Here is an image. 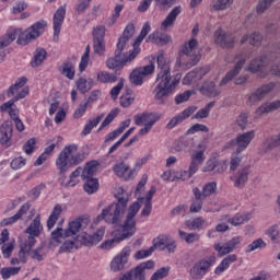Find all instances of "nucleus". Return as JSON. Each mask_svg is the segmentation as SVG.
<instances>
[{
    "label": "nucleus",
    "instance_id": "nucleus-1",
    "mask_svg": "<svg viewBox=\"0 0 280 280\" xmlns=\"http://www.w3.org/2000/svg\"><path fill=\"white\" fill-rule=\"evenodd\" d=\"M91 220L89 217H78L77 219L69 221L68 228H57L51 233V240L60 246V253H71V250H78L82 246H95L104 240L106 228L100 226L93 234L80 233L81 229L89 226Z\"/></svg>",
    "mask_w": 280,
    "mask_h": 280
},
{
    "label": "nucleus",
    "instance_id": "nucleus-2",
    "mask_svg": "<svg viewBox=\"0 0 280 280\" xmlns=\"http://www.w3.org/2000/svg\"><path fill=\"white\" fill-rule=\"evenodd\" d=\"M132 36H135V24H128L124 30L122 36L118 39L115 56L106 61L107 69L121 71L124 67L129 62H132L137 56H139V52L141 51V49H139L141 46V35L135 40L132 50H129L128 52L124 51L125 49H128V40H130Z\"/></svg>",
    "mask_w": 280,
    "mask_h": 280
},
{
    "label": "nucleus",
    "instance_id": "nucleus-3",
    "mask_svg": "<svg viewBox=\"0 0 280 280\" xmlns=\"http://www.w3.org/2000/svg\"><path fill=\"white\" fill-rule=\"evenodd\" d=\"M158 69L160 72L156 75V86L153 90L154 100L160 104H165V100L170 97L171 93L176 89L177 84H180V73H177L172 79V70L170 68V61L165 58V51L159 50L156 56Z\"/></svg>",
    "mask_w": 280,
    "mask_h": 280
},
{
    "label": "nucleus",
    "instance_id": "nucleus-4",
    "mask_svg": "<svg viewBox=\"0 0 280 280\" xmlns=\"http://www.w3.org/2000/svg\"><path fill=\"white\" fill-rule=\"evenodd\" d=\"M47 30V21L40 20L28 27L25 32L23 28L10 27L7 33L0 36V49L9 47L18 38V45H30L32 40H36Z\"/></svg>",
    "mask_w": 280,
    "mask_h": 280
},
{
    "label": "nucleus",
    "instance_id": "nucleus-5",
    "mask_svg": "<svg viewBox=\"0 0 280 280\" xmlns=\"http://www.w3.org/2000/svg\"><path fill=\"white\" fill-rule=\"evenodd\" d=\"M114 196L118 199V202L104 208L102 213L93 220L91 229H95L102 220L107 224H119L124 220L126 206L128 205V195L124 191V188L119 187L118 191H114Z\"/></svg>",
    "mask_w": 280,
    "mask_h": 280
},
{
    "label": "nucleus",
    "instance_id": "nucleus-6",
    "mask_svg": "<svg viewBox=\"0 0 280 280\" xmlns=\"http://www.w3.org/2000/svg\"><path fill=\"white\" fill-rule=\"evenodd\" d=\"M84 161V154L78 151V144H68L59 153L56 160V167L61 174L69 171V167H75Z\"/></svg>",
    "mask_w": 280,
    "mask_h": 280
},
{
    "label": "nucleus",
    "instance_id": "nucleus-7",
    "mask_svg": "<svg viewBox=\"0 0 280 280\" xmlns=\"http://www.w3.org/2000/svg\"><path fill=\"white\" fill-rule=\"evenodd\" d=\"M140 209L141 201L138 198V200L129 207L127 212V219L121 230H115L112 233V237L117 244L119 242H124V240H127V237H132V235H135V232L137 231V228H135V215L139 213Z\"/></svg>",
    "mask_w": 280,
    "mask_h": 280
},
{
    "label": "nucleus",
    "instance_id": "nucleus-8",
    "mask_svg": "<svg viewBox=\"0 0 280 280\" xmlns=\"http://www.w3.org/2000/svg\"><path fill=\"white\" fill-rule=\"evenodd\" d=\"M198 40L192 38L182 47L180 58L187 60L189 67H196L200 62V52L198 51Z\"/></svg>",
    "mask_w": 280,
    "mask_h": 280
},
{
    "label": "nucleus",
    "instance_id": "nucleus-9",
    "mask_svg": "<svg viewBox=\"0 0 280 280\" xmlns=\"http://www.w3.org/2000/svg\"><path fill=\"white\" fill-rule=\"evenodd\" d=\"M8 97H13L11 101L19 102L30 95V88L27 86V79L21 77L16 79L14 84H12L7 91Z\"/></svg>",
    "mask_w": 280,
    "mask_h": 280
},
{
    "label": "nucleus",
    "instance_id": "nucleus-10",
    "mask_svg": "<svg viewBox=\"0 0 280 280\" xmlns=\"http://www.w3.org/2000/svg\"><path fill=\"white\" fill-rule=\"evenodd\" d=\"M246 60H248V55L246 52L236 54L233 57L232 61H230V62L235 63L234 68L232 70H230L225 74V77L220 81L219 86H224V85L229 84V82H231V80H233V78H235L236 75H240V72L246 65Z\"/></svg>",
    "mask_w": 280,
    "mask_h": 280
},
{
    "label": "nucleus",
    "instance_id": "nucleus-11",
    "mask_svg": "<svg viewBox=\"0 0 280 280\" xmlns=\"http://www.w3.org/2000/svg\"><path fill=\"white\" fill-rule=\"evenodd\" d=\"M275 86L277 83L269 82L257 88L254 92H252L246 101L247 106H255V104H259L271 91H275Z\"/></svg>",
    "mask_w": 280,
    "mask_h": 280
},
{
    "label": "nucleus",
    "instance_id": "nucleus-12",
    "mask_svg": "<svg viewBox=\"0 0 280 280\" xmlns=\"http://www.w3.org/2000/svg\"><path fill=\"white\" fill-rule=\"evenodd\" d=\"M130 247H124L110 261L109 268L112 272H121L126 269L128 259H130Z\"/></svg>",
    "mask_w": 280,
    "mask_h": 280
},
{
    "label": "nucleus",
    "instance_id": "nucleus-13",
    "mask_svg": "<svg viewBox=\"0 0 280 280\" xmlns=\"http://www.w3.org/2000/svg\"><path fill=\"white\" fill-rule=\"evenodd\" d=\"M214 43L223 49H233L235 47V37L233 34L224 32L219 28L214 32Z\"/></svg>",
    "mask_w": 280,
    "mask_h": 280
},
{
    "label": "nucleus",
    "instance_id": "nucleus-14",
    "mask_svg": "<svg viewBox=\"0 0 280 280\" xmlns=\"http://www.w3.org/2000/svg\"><path fill=\"white\" fill-rule=\"evenodd\" d=\"M255 139V130H250L244 133H240L235 140H232V143L236 145V154H242L248 145H250V141Z\"/></svg>",
    "mask_w": 280,
    "mask_h": 280
},
{
    "label": "nucleus",
    "instance_id": "nucleus-15",
    "mask_svg": "<svg viewBox=\"0 0 280 280\" xmlns=\"http://www.w3.org/2000/svg\"><path fill=\"white\" fill-rule=\"evenodd\" d=\"M42 231L43 224L40 223V215L38 214L37 218H35L25 230V233L28 235L26 243L31 244V246H34L36 244V237L40 235Z\"/></svg>",
    "mask_w": 280,
    "mask_h": 280
},
{
    "label": "nucleus",
    "instance_id": "nucleus-16",
    "mask_svg": "<svg viewBox=\"0 0 280 280\" xmlns=\"http://www.w3.org/2000/svg\"><path fill=\"white\" fill-rule=\"evenodd\" d=\"M67 15V5L60 7L54 14V40H58L60 36V30H62V23H65V16Z\"/></svg>",
    "mask_w": 280,
    "mask_h": 280
},
{
    "label": "nucleus",
    "instance_id": "nucleus-17",
    "mask_svg": "<svg viewBox=\"0 0 280 280\" xmlns=\"http://www.w3.org/2000/svg\"><path fill=\"white\" fill-rule=\"evenodd\" d=\"M250 175V166H243L234 174L232 178L234 187L242 189L248 183V176Z\"/></svg>",
    "mask_w": 280,
    "mask_h": 280
},
{
    "label": "nucleus",
    "instance_id": "nucleus-18",
    "mask_svg": "<svg viewBox=\"0 0 280 280\" xmlns=\"http://www.w3.org/2000/svg\"><path fill=\"white\" fill-rule=\"evenodd\" d=\"M156 194V186H151L150 190L141 198V205H143V209L141 211V215L144 218L150 217L152 213V198Z\"/></svg>",
    "mask_w": 280,
    "mask_h": 280
},
{
    "label": "nucleus",
    "instance_id": "nucleus-19",
    "mask_svg": "<svg viewBox=\"0 0 280 280\" xmlns=\"http://www.w3.org/2000/svg\"><path fill=\"white\" fill-rule=\"evenodd\" d=\"M194 113H196V107H194V106H190V107L184 109L180 114L173 117L168 121V124L166 125L167 130H172V128H176V126H178V124H183V121H185V119H188V117H191V115H194Z\"/></svg>",
    "mask_w": 280,
    "mask_h": 280
},
{
    "label": "nucleus",
    "instance_id": "nucleus-20",
    "mask_svg": "<svg viewBox=\"0 0 280 280\" xmlns=\"http://www.w3.org/2000/svg\"><path fill=\"white\" fill-rule=\"evenodd\" d=\"M209 73V69L207 68H199L195 69L194 71L188 72L184 79H183V84H196V82H199L201 78H205L206 74Z\"/></svg>",
    "mask_w": 280,
    "mask_h": 280
},
{
    "label": "nucleus",
    "instance_id": "nucleus-21",
    "mask_svg": "<svg viewBox=\"0 0 280 280\" xmlns=\"http://www.w3.org/2000/svg\"><path fill=\"white\" fill-rule=\"evenodd\" d=\"M113 170L116 176H118L119 178H124V180H130V178H135V176H137V172H135V170H131L125 163L116 164Z\"/></svg>",
    "mask_w": 280,
    "mask_h": 280
},
{
    "label": "nucleus",
    "instance_id": "nucleus-22",
    "mask_svg": "<svg viewBox=\"0 0 280 280\" xmlns=\"http://www.w3.org/2000/svg\"><path fill=\"white\" fill-rule=\"evenodd\" d=\"M159 121V117L154 114H142L141 115V135H148L152 130V126Z\"/></svg>",
    "mask_w": 280,
    "mask_h": 280
},
{
    "label": "nucleus",
    "instance_id": "nucleus-23",
    "mask_svg": "<svg viewBox=\"0 0 280 280\" xmlns=\"http://www.w3.org/2000/svg\"><path fill=\"white\" fill-rule=\"evenodd\" d=\"M192 194L195 198L190 205V213H200V211H202V202L205 200L202 197V190H200L198 187H195L192 188Z\"/></svg>",
    "mask_w": 280,
    "mask_h": 280
},
{
    "label": "nucleus",
    "instance_id": "nucleus-24",
    "mask_svg": "<svg viewBox=\"0 0 280 280\" xmlns=\"http://www.w3.org/2000/svg\"><path fill=\"white\" fill-rule=\"evenodd\" d=\"M147 43H153L154 45L163 47V45L172 43V37H170V35L165 33L154 32L149 35V37L147 38Z\"/></svg>",
    "mask_w": 280,
    "mask_h": 280
},
{
    "label": "nucleus",
    "instance_id": "nucleus-25",
    "mask_svg": "<svg viewBox=\"0 0 280 280\" xmlns=\"http://www.w3.org/2000/svg\"><path fill=\"white\" fill-rule=\"evenodd\" d=\"M265 67H268V57L262 55L258 58H254L248 66V71L250 73H259Z\"/></svg>",
    "mask_w": 280,
    "mask_h": 280
},
{
    "label": "nucleus",
    "instance_id": "nucleus-26",
    "mask_svg": "<svg viewBox=\"0 0 280 280\" xmlns=\"http://www.w3.org/2000/svg\"><path fill=\"white\" fill-rule=\"evenodd\" d=\"M27 211H30V206L28 205L22 206L15 215L3 219L0 222V226H10L12 224H16V222H19V220H21V218H23V215L27 213Z\"/></svg>",
    "mask_w": 280,
    "mask_h": 280
},
{
    "label": "nucleus",
    "instance_id": "nucleus-27",
    "mask_svg": "<svg viewBox=\"0 0 280 280\" xmlns=\"http://www.w3.org/2000/svg\"><path fill=\"white\" fill-rule=\"evenodd\" d=\"M46 59L47 50H45V48H36V50L33 52L31 67H33V69H36L37 67H40Z\"/></svg>",
    "mask_w": 280,
    "mask_h": 280
},
{
    "label": "nucleus",
    "instance_id": "nucleus-28",
    "mask_svg": "<svg viewBox=\"0 0 280 280\" xmlns=\"http://www.w3.org/2000/svg\"><path fill=\"white\" fill-rule=\"evenodd\" d=\"M191 162L189 170L191 173H197L198 167L205 163V151H196L190 155Z\"/></svg>",
    "mask_w": 280,
    "mask_h": 280
},
{
    "label": "nucleus",
    "instance_id": "nucleus-29",
    "mask_svg": "<svg viewBox=\"0 0 280 280\" xmlns=\"http://www.w3.org/2000/svg\"><path fill=\"white\" fill-rule=\"evenodd\" d=\"M100 167V162L91 161L85 164V167L81 171V178L86 180V178H93L97 173V168Z\"/></svg>",
    "mask_w": 280,
    "mask_h": 280
},
{
    "label": "nucleus",
    "instance_id": "nucleus-30",
    "mask_svg": "<svg viewBox=\"0 0 280 280\" xmlns=\"http://www.w3.org/2000/svg\"><path fill=\"white\" fill-rule=\"evenodd\" d=\"M200 92L207 95V97H218L222 93V91L215 88V83L212 81H206L201 85Z\"/></svg>",
    "mask_w": 280,
    "mask_h": 280
},
{
    "label": "nucleus",
    "instance_id": "nucleus-31",
    "mask_svg": "<svg viewBox=\"0 0 280 280\" xmlns=\"http://www.w3.org/2000/svg\"><path fill=\"white\" fill-rule=\"evenodd\" d=\"M10 139H12V125L4 122L0 127V142L2 145H10Z\"/></svg>",
    "mask_w": 280,
    "mask_h": 280
},
{
    "label": "nucleus",
    "instance_id": "nucleus-32",
    "mask_svg": "<svg viewBox=\"0 0 280 280\" xmlns=\"http://www.w3.org/2000/svg\"><path fill=\"white\" fill-rule=\"evenodd\" d=\"M183 11V8L180 7H175L172 9V11L167 14L165 20L162 22L161 28L162 30H167V27H172L174 25V22L178 18V14Z\"/></svg>",
    "mask_w": 280,
    "mask_h": 280
},
{
    "label": "nucleus",
    "instance_id": "nucleus-33",
    "mask_svg": "<svg viewBox=\"0 0 280 280\" xmlns=\"http://www.w3.org/2000/svg\"><path fill=\"white\" fill-rule=\"evenodd\" d=\"M235 261H237V255L235 254L228 255L215 268L214 273L222 275V272H224L225 270H229V268L231 267V264H235Z\"/></svg>",
    "mask_w": 280,
    "mask_h": 280
},
{
    "label": "nucleus",
    "instance_id": "nucleus-34",
    "mask_svg": "<svg viewBox=\"0 0 280 280\" xmlns=\"http://www.w3.org/2000/svg\"><path fill=\"white\" fill-rule=\"evenodd\" d=\"M60 215H62V206L60 203H57L52 208V211L47 220V229L49 231H51V229H54V226H56V223L58 222V219L60 218Z\"/></svg>",
    "mask_w": 280,
    "mask_h": 280
},
{
    "label": "nucleus",
    "instance_id": "nucleus-35",
    "mask_svg": "<svg viewBox=\"0 0 280 280\" xmlns=\"http://www.w3.org/2000/svg\"><path fill=\"white\" fill-rule=\"evenodd\" d=\"M14 102L15 101H9L0 106L1 113H8L13 121L19 119V108L14 105Z\"/></svg>",
    "mask_w": 280,
    "mask_h": 280
},
{
    "label": "nucleus",
    "instance_id": "nucleus-36",
    "mask_svg": "<svg viewBox=\"0 0 280 280\" xmlns=\"http://www.w3.org/2000/svg\"><path fill=\"white\" fill-rule=\"evenodd\" d=\"M248 214L241 213L235 214L233 218H229V215H223L221 218V222H229L232 226H240L241 224H244V222H248Z\"/></svg>",
    "mask_w": 280,
    "mask_h": 280
},
{
    "label": "nucleus",
    "instance_id": "nucleus-37",
    "mask_svg": "<svg viewBox=\"0 0 280 280\" xmlns=\"http://www.w3.org/2000/svg\"><path fill=\"white\" fill-rule=\"evenodd\" d=\"M82 176V167H78L74 172L71 173L70 179L65 182V178L60 179V184L62 187H75L78 183H80V178Z\"/></svg>",
    "mask_w": 280,
    "mask_h": 280
},
{
    "label": "nucleus",
    "instance_id": "nucleus-38",
    "mask_svg": "<svg viewBox=\"0 0 280 280\" xmlns=\"http://www.w3.org/2000/svg\"><path fill=\"white\" fill-rule=\"evenodd\" d=\"M280 108V101H273L270 103H264L256 109V115H266L268 113H273Z\"/></svg>",
    "mask_w": 280,
    "mask_h": 280
},
{
    "label": "nucleus",
    "instance_id": "nucleus-39",
    "mask_svg": "<svg viewBox=\"0 0 280 280\" xmlns=\"http://www.w3.org/2000/svg\"><path fill=\"white\" fill-rule=\"evenodd\" d=\"M77 89L80 91V93H89L93 86H95V80L89 78H79L75 82Z\"/></svg>",
    "mask_w": 280,
    "mask_h": 280
},
{
    "label": "nucleus",
    "instance_id": "nucleus-40",
    "mask_svg": "<svg viewBox=\"0 0 280 280\" xmlns=\"http://www.w3.org/2000/svg\"><path fill=\"white\" fill-rule=\"evenodd\" d=\"M261 40H264V36L259 33L246 34L241 39V45L249 43L254 47H259L261 45Z\"/></svg>",
    "mask_w": 280,
    "mask_h": 280
},
{
    "label": "nucleus",
    "instance_id": "nucleus-41",
    "mask_svg": "<svg viewBox=\"0 0 280 280\" xmlns=\"http://www.w3.org/2000/svg\"><path fill=\"white\" fill-rule=\"evenodd\" d=\"M61 74L68 80H73L75 78V65L71 61H67L60 67Z\"/></svg>",
    "mask_w": 280,
    "mask_h": 280
},
{
    "label": "nucleus",
    "instance_id": "nucleus-42",
    "mask_svg": "<svg viewBox=\"0 0 280 280\" xmlns=\"http://www.w3.org/2000/svg\"><path fill=\"white\" fill-rule=\"evenodd\" d=\"M83 189L84 192L89 195L97 192V189H100V180L97 178H85Z\"/></svg>",
    "mask_w": 280,
    "mask_h": 280
},
{
    "label": "nucleus",
    "instance_id": "nucleus-43",
    "mask_svg": "<svg viewBox=\"0 0 280 280\" xmlns=\"http://www.w3.org/2000/svg\"><path fill=\"white\" fill-rule=\"evenodd\" d=\"M103 119H104V114H101L100 116L93 119H90L83 127L82 135L84 137H86V135H91V131L93 130V128H96Z\"/></svg>",
    "mask_w": 280,
    "mask_h": 280
},
{
    "label": "nucleus",
    "instance_id": "nucleus-44",
    "mask_svg": "<svg viewBox=\"0 0 280 280\" xmlns=\"http://www.w3.org/2000/svg\"><path fill=\"white\" fill-rule=\"evenodd\" d=\"M32 243L24 242L20 245L19 259L21 264H26L27 256L30 255L32 247Z\"/></svg>",
    "mask_w": 280,
    "mask_h": 280
},
{
    "label": "nucleus",
    "instance_id": "nucleus-45",
    "mask_svg": "<svg viewBox=\"0 0 280 280\" xmlns=\"http://www.w3.org/2000/svg\"><path fill=\"white\" fill-rule=\"evenodd\" d=\"M54 150H56V144L51 143L50 145L46 147L44 152L40 154V156L35 161L34 165L39 166L51 156L54 153Z\"/></svg>",
    "mask_w": 280,
    "mask_h": 280
},
{
    "label": "nucleus",
    "instance_id": "nucleus-46",
    "mask_svg": "<svg viewBox=\"0 0 280 280\" xmlns=\"http://www.w3.org/2000/svg\"><path fill=\"white\" fill-rule=\"evenodd\" d=\"M119 280H141V266L125 272Z\"/></svg>",
    "mask_w": 280,
    "mask_h": 280
},
{
    "label": "nucleus",
    "instance_id": "nucleus-47",
    "mask_svg": "<svg viewBox=\"0 0 280 280\" xmlns=\"http://www.w3.org/2000/svg\"><path fill=\"white\" fill-rule=\"evenodd\" d=\"M97 80L102 84H113V82H117V77H115V74L106 72V71H100L97 73Z\"/></svg>",
    "mask_w": 280,
    "mask_h": 280
},
{
    "label": "nucleus",
    "instance_id": "nucleus-48",
    "mask_svg": "<svg viewBox=\"0 0 280 280\" xmlns=\"http://www.w3.org/2000/svg\"><path fill=\"white\" fill-rule=\"evenodd\" d=\"M205 219H202V217H199L195 218L194 220L186 221L185 225L190 231H200V229H202V226L205 225Z\"/></svg>",
    "mask_w": 280,
    "mask_h": 280
},
{
    "label": "nucleus",
    "instance_id": "nucleus-49",
    "mask_svg": "<svg viewBox=\"0 0 280 280\" xmlns=\"http://www.w3.org/2000/svg\"><path fill=\"white\" fill-rule=\"evenodd\" d=\"M117 115H119V108L112 109L106 116V118L103 120V122L101 124L98 131L104 130V128H106L107 126H110V124L115 121V118L117 117Z\"/></svg>",
    "mask_w": 280,
    "mask_h": 280
},
{
    "label": "nucleus",
    "instance_id": "nucleus-50",
    "mask_svg": "<svg viewBox=\"0 0 280 280\" xmlns=\"http://www.w3.org/2000/svg\"><path fill=\"white\" fill-rule=\"evenodd\" d=\"M170 241V236L167 235H159L153 238V247L155 250H165V246Z\"/></svg>",
    "mask_w": 280,
    "mask_h": 280
},
{
    "label": "nucleus",
    "instance_id": "nucleus-51",
    "mask_svg": "<svg viewBox=\"0 0 280 280\" xmlns=\"http://www.w3.org/2000/svg\"><path fill=\"white\" fill-rule=\"evenodd\" d=\"M218 191V184L215 182H209L202 187L201 197L209 198Z\"/></svg>",
    "mask_w": 280,
    "mask_h": 280
},
{
    "label": "nucleus",
    "instance_id": "nucleus-52",
    "mask_svg": "<svg viewBox=\"0 0 280 280\" xmlns=\"http://www.w3.org/2000/svg\"><path fill=\"white\" fill-rule=\"evenodd\" d=\"M266 235H268L273 244H279L280 233H279V224L271 225L267 231Z\"/></svg>",
    "mask_w": 280,
    "mask_h": 280
},
{
    "label": "nucleus",
    "instance_id": "nucleus-53",
    "mask_svg": "<svg viewBox=\"0 0 280 280\" xmlns=\"http://www.w3.org/2000/svg\"><path fill=\"white\" fill-rule=\"evenodd\" d=\"M179 237L184 238L186 244H194L195 242L200 241V234L198 233H189L187 234L185 231H178Z\"/></svg>",
    "mask_w": 280,
    "mask_h": 280
},
{
    "label": "nucleus",
    "instance_id": "nucleus-54",
    "mask_svg": "<svg viewBox=\"0 0 280 280\" xmlns=\"http://www.w3.org/2000/svg\"><path fill=\"white\" fill-rule=\"evenodd\" d=\"M90 54H91V46H86L84 54L81 57V61L79 63V71L81 73L83 71H86V67H89Z\"/></svg>",
    "mask_w": 280,
    "mask_h": 280
},
{
    "label": "nucleus",
    "instance_id": "nucleus-55",
    "mask_svg": "<svg viewBox=\"0 0 280 280\" xmlns=\"http://www.w3.org/2000/svg\"><path fill=\"white\" fill-rule=\"evenodd\" d=\"M19 272H21V267H7L1 269L0 275L2 279L8 280L10 277L19 275Z\"/></svg>",
    "mask_w": 280,
    "mask_h": 280
},
{
    "label": "nucleus",
    "instance_id": "nucleus-56",
    "mask_svg": "<svg viewBox=\"0 0 280 280\" xmlns=\"http://www.w3.org/2000/svg\"><path fill=\"white\" fill-rule=\"evenodd\" d=\"M189 145H191V140L179 139L174 142L173 148H174L175 152H183V151L187 150V148H189Z\"/></svg>",
    "mask_w": 280,
    "mask_h": 280
},
{
    "label": "nucleus",
    "instance_id": "nucleus-57",
    "mask_svg": "<svg viewBox=\"0 0 280 280\" xmlns=\"http://www.w3.org/2000/svg\"><path fill=\"white\" fill-rule=\"evenodd\" d=\"M214 250L218 252L219 257H224L225 255H230V253H233V249H231L229 243L214 244Z\"/></svg>",
    "mask_w": 280,
    "mask_h": 280
},
{
    "label": "nucleus",
    "instance_id": "nucleus-58",
    "mask_svg": "<svg viewBox=\"0 0 280 280\" xmlns=\"http://www.w3.org/2000/svg\"><path fill=\"white\" fill-rule=\"evenodd\" d=\"M197 264L202 268L203 272H209V268H211V266H213V264H215V256H210L207 258H203L199 261H197Z\"/></svg>",
    "mask_w": 280,
    "mask_h": 280
},
{
    "label": "nucleus",
    "instance_id": "nucleus-59",
    "mask_svg": "<svg viewBox=\"0 0 280 280\" xmlns=\"http://www.w3.org/2000/svg\"><path fill=\"white\" fill-rule=\"evenodd\" d=\"M207 272L199 266L198 262L194 265V267L190 269V277L195 280H200L202 277H205Z\"/></svg>",
    "mask_w": 280,
    "mask_h": 280
},
{
    "label": "nucleus",
    "instance_id": "nucleus-60",
    "mask_svg": "<svg viewBox=\"0 0 280 280\" xmlns=\"http://www.w3.org/2000/svg\"><path fill=\"white\" fill-rule=\"evenodd\" d=\"M25 165H27V160H25L23 156L15 158L10 163L11 170H14L15 172L23 170Z\"/></svg>",
    "mask_w": 280,
    "mask_h": 280
},
{
    "label": "nucleus",
    "instance_id": "nucleus-61",
    "mask_svg": "<svg viewBox=\"0 0 280 280\" xmlns=\"http://www.w3.org/2000/svg\"><path fill=\"white\" fill-rule=\"evenodd\" d=\"M192 174L195 173H191V168H188V171H174V180H189Z\"/></svg>",
    "mask_w": 280,
    "mask_h": 280
},
{
    "label": "nucleus",
    "instance_id": "nucleus-62",
    "mask_svg": "<svg viewBox=\"0 0 280 280\" xmlns=\"http://www.w3.org/2000/svg\"><path fill=\"white\" fill-rule=\"evenodd\" d=\"M93 40H104V36H106V27L103 25H98L93 30Z\"/></svg>",
    "mask_w": 280,
    "mask_h": 280
},
{
    "label": "nucleus",
    "instance_id": "nucleus-63",
    "mask_svg": "<svg viewBox=\"0 0 280 280\" xmlns=\"http://www.w3.org/2000/svg\"><path fill=\"white\" fill-rule=\"evenodd\" d=\"M257 248H266V242L261 238L255 240L246 247L245 252L253 253V250H257Z\"/></svg>",
    "mask_w": 280,
    "mask_h": 280
},
{
    "label": "nucleus",
    "instance_id": "nucleus-64",
    "mask_svg": "<svg viewBox=\"0 0 280 280\" xmlns=\"http://www.w3.org/2000/svg\"><path fill=\"white\" fill-rule=\"evenodd\" d=\"M167 275H170V267H162L152 275L151 280L165 279Z\"/></svg>",
    "mask_w": 280,
    "mask_h": 280
}]
</instances>
